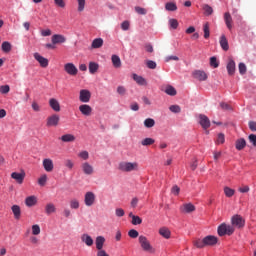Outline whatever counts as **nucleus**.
Segmentation results:
<instances>
[{"label":"nucleus","instance_id":"obj_22","mask_svg":"<svg viewBox=\"0 0 256 256\" xmlns=\"http://www.w3.org/2000/svg\"><path fill=\"white\" fill-rule=\"evenodd\" d=\"M26 207H35L37 205V197L36 196H28L25 199Z\"/></svg>","mask_w":256,"mask_h":256},{"label":"nucleus","instance_id":"obj_8","mask_svg":"<svg viewBox=\"0 0 256 256\" xmlns=\"http://www.w3.org/2000/svg\"><path fill=\"white\" fill-rule=\"evenodd\" d=\"M25 172L21 170V172H13L11 174V178L18 183V185H23V181H25Z\"/></svg>","mask_w":256,"mask_h":256},{"label":"nucleus","instance_id":"obj_42","mask_svg":"<svg viewBox=\"0 0 256 256\" xmlns=\"http://www.w3.org/2000/svg\"><path fill=\"white\" fill-rule=\"evenodd\" d=\"M240 75H245L247 73V66L245 63L241 62L238 66Z\"/></svg>","mask_w":256,"mask_h":256},{"label":"nucleus","instance_id":"obj_23","mask_svg":"<svg viewBox=\"0 0 256 256\" xmlns=\"http://www.w3.org/2000/svg\"><path fill=\"white\" fill-rule=\"evenodd\" d=\"M95 245H96L97 251L103 249V247L105 245V237H103V236L96 237Z\"/></svg>","mask_w":256,"mask_h":256},{"label":"nucleus","instance_id":"obj_17","mask_svg":"<svg viewBox=\"0 0 256 256\" xmlns=\"http://www.w3.org/2000/svg\"><path fill=\"white\" fill-rule=\"evenodd\" d=\"M42 165L47 173H51V171H53V160H51L50 158H45L42 162Z\"/></svg>","mask_w":256,"mask_h":256},{"label":"nucleus","instance_id":"obj_41","mask_svg":"<svg viewBox=\"0 0 256 256\" xmlns=\"http://www.w3.org/2000/svg\"><path fill=\"white\" fill-rule=\"evenodd\" d=\"M203 31H204V39H209V37L211 35L210 30H209V23L204 24Z\"/></svg>","mask_w":256,"mask_h":256},{"label":"nucleus","instance_id":"obj_28","mask_svg":"<svg viewBox=\"0 0 256 256\" xmlns=\"http://www.w3.org/2000/svg\"><path fill=\"white\" fill-rule=\"evenodd\" d=\"M220 46L223 51H229V41H227V37L225 35L220 37Z\"/></svg>","mask_w":256,"mask_h":256},{"label":"nucleus","instance_id":"obj_21","mask_svg":"<svg viewBox=\"0 0 256 256\" xmlns=\"http://www.w3.org/2000/svg\"><path fill=\"white\" fill-rule=\"evenodd\" d=\"M81 241L82 243H85L87 247H92L93 245V238L89 236V234H82Z\"/></svg>","mask_w":256,"mask_h":256},{"label":"nucleus","instance_id":"obj_47","mask_svg":"<svg viewBox=\"0 0 256 256\" xmlns=\"http://www.w3.org/2000/svg\"><path fill=\"white\" fill-rule=\"evenodd\" d=\"M146 67H148V69H157V63L153 60H147Z\"/></svg>","mask_w":256,"mask_h":256},{"label":"nucleus","instance_id":"obj_9","mask_svg":"<svg viewBox=\"0 0 256 256\" xmlns=\"http://www.w3.org/2000/svg\"><path fill=\"white\" fill-rule=\"evenodd\" d=\"M79 100L81 103H89L91 101V91L87 89L80 90Z\"/></svg>","mask_w":256,"mask_h":256},{"label":"nucleus","instance_id":"obj_51","mask_svg":"<svg viewBox=\"0 0 256 256\" xmlns=\"http://www.w3.org/2000/svg\"><path fill=\"white\" fill-rule=\"evenodd\" d=\"M79 13L85 11V0H77Z\"/></svg>","mask_w":256,"mask_h":256},{"label":"nucleus","instance_id":"obj_61","mask_svg":"<svg viewBox=\"0 0 256 256\" xmlns=\"http://www.w3.org/2000/svg\"><path fill=\"white\" fill-rule=\"evenodd\" d=\"M55 5L61 9L65 8V0H54Z\"/></svg>","mask_w":256,"mask_h":256},{"label":"nucleus","instance_id":"obj_48","mask_svg":"<svg viewBox=\"0 0 256 256\" xmlns=\"http://www.w3.org/2000/svg\"><path fill=\"white\" fill-rule=\"evenodd\" d=\"M210 66L214 67V69H217V67H219V62L217 61V57L213 56L210 58Z\"/></svg>","mask_w":256,"mask_h":256},{"label":"nucleus","instance_id":"obj_39","mask_svg":"<svg viewBox=\"0 0 256 256\" xmlns=\"http://www.w3.org/2000/svg\"><path fill=\"white\" fill-rule=\"evenodd\" d=\"M153 143H155V139H153V138H145L141 141V145H143V147L153 145Z\"/></svg>","mask_w":256,"mask_h":256},{"label":"nucleus","instance_id":"obj_49","mask_svg":"<svg viewBox=\"0 0 256 256\" xmlns=\"http://www.w3.org/2000/svg\"><path fill=\"white\" fill-rule=\"evenodd\" d=\"M169 110L171 111V113H181V106H179V105H171L169 107Z\"/></svg>","mask_w":256,"mask_h":256},{"label":"nucleus","instance_id":"obj_7","mask_svg":"<svg viewBox=\"0 0 256 256\" xmlns=\"http://www.w3.org/2000/svg\"><path fill=\"white\" fill-rule=\"evenodd\" d=\"M64 71H66V73L68 75H71L72 77H75V75H77V73H79L77 66H75V64H73V63H66L64 65Z\"/></svg>","mask_w":256,"mask_h":256},{"label":"nucleus","instance_id":"obj_54","mask_svg":"<svg viewBox=\"0 0 256 256\" xmlns=\"http://www.w3.org/2000/svg\"><path fill=\"white\" fill-rule=\"evenodd\" d=\"M169 25L172 29H177L179 27V22L177 21V19H170Z\"/></svg>","mask_w":256,"mask_h":256},{"label":"nucleus","instance_id":"obj_14","mask_svg":"<svg viewBox=\"0 0 256 256\" xmlns=\"http://www.w3.org/2000/svg\"><path fill=\"white\" fill-rule=\"evenodd\" d=\"M81 167L84 175H93L95 171L93 166L89 164V162L82 163Z\"/></svg>","mask_w":256,"mask_h":256},{"label":"nucleus","instance_id":"obj_16","mask_svg":"<svg viewBox=\"0 0 256 256\" xmlns=\"http://www.w3.org/2000/svg\"><path fill=\"white\" fill-rule=\"evenodd\" d=\"M224 23H225L227 29H229V31H231V29H233V17H231V13H229V12L224 13Z\"/></svg>","mask_w":256,"mask_h":256},{"label":"nucleus","instance_id":"obj_12","mask_svg":"<svg viewBox=\"0 0 256 256\" xmlns=\"http://www.w3.org/2000/svg\"><path fill=\"white\" fill-rule=\"evenodd\" d=\"M34 59L38 61L41 67L43 68L49 67V60L41 56V54H39L38 52L34 53Z\"/></svg>","mask_w":256,"mask_h":256},{"label":"nucleus","instance_id":"obj_29","mask_svg":"<svg viewBox=\"0 0 256 256\" xmlns=\"http://www.w3.org/2000/svg\"><path fill=\"white\" fill-rule=\"evenodd\" d=\"M88 69L91 75H95V73L99 71V64L96 62H89Z\"/></svg>","mask_w":256,"mask_h":256},{"label":"nucleus","instance_id":"obj_2","mask_svg":"<svg viewBox=\"0 0 256 256\" xmlns=\"http://www.w3.org/2000/svg\"><path fill=\"white\" fill-rule=\"evenodd\" d=\"M118 169L123 173H131L133 171H139V163L122 161L118 164Z\"/></svg>","mask_w":256,"mask_h":256},{"label":"nucleus","instance_id":"obj_26","mask_svg":"<svg viewBox=\"0 0 256 256\" xmlns=\"http://www.w3.org/2000/svg\"><path fill=\"white\" fill-rule=\"evenodd\" d=\"M181 211L182 213H193V211H195V205L192 203L184 204L181 207Z\"/></svg>","mask_w":256,"mask_h":256},{"label":"nucleus","instance_id":"obj_31","mask_svg":"<svg viewBox=\"0 0 256 256\" xmlns=\"http://www.w3.org/2000/svg\"><path fill=\"white\" fill-rule=\"evenodd\" d=\"M159 234L164 237V239H169L171 237V231L167 227H162L159 229Z\"/></svg>","mask_w":256,"mask_h":256},{"label":"nucleus","instance_id":"obj_50","mask_svg":"<svg viewBox=\"0 0 256 256\" xmlns=\"http://www.w3.org/2000/svg\"><path fill=\"white\" fill-rule=\"evenodd\" d=\"M216 143L218 145H223V143H225V134H223V133L218 134Z\"/></svg>","mask_w":256,"mask_h":256},{"label":"nucleus","instance_id":"obj_38","mask_svg":"<svg viewBox=\"0 0 256 256\" xmlns=\"http://www.w3.org/2000/svg\"><path fill=\"white\" fill-rule=\"evenodd\" d=\"M165 9L166 11H177V4L175 2H167Z\"/></svg>","mask_w":256,"mask_h":256},{"label":"nucleus","instance_id":"obj_57","mask_svg":"<svg viewBox=\"0 0 256 256\" xmlns=\"http://www.w3.org/2000/svg\"><path fill=\"white\" fill-rule=\"evenodd\" d=\"M78 157H81L84 161H87L89 159V152L87 151H82L78 154Z\"/></svg>","mask_w":256,"mask_h":256},{"label":"nucleus","instance_id":"obj_6","mask_svg":"<svg viewBox=\"0 0 256 256\" xmlns=\"http://www.w3.org/2000/svg\"><path fill=\"white\" fill-rule=\"evenodd\" d=\"M95 193L93 192H86L85 196H84V203L86 205V207H93V205H95Z\"/></svg>","mask_w":256,"mask_h":256},{"label":"nucleus","instance_id":"obj_10","mask_svg":"<svg viewBox=\"0 0 256 256\" xmlns=\"http://www.w3.org/2000/svg\"><path fill=\"white\" fill-rule=\"evenodd\" d=\"M232 225L238 229H241L242 227H245V219H243L241 215H234L232 217Z\"/></svg>","mask_w":256,"mask_h":256},{"label":"nucleus","instance_id":"obj_53","mask_svg":"<svg viewBox=\"0 0 256 256\" xmlns=\"http://www.w3.org/2000/svg\"><path fill=\"white\" fill-rule=\"evenodd\" d=\"M9 91H11V88L9 87V85H3L0 87V93H2V95H7Z\"/></svg>","mask_w":256,"mask_h":256},{"label":"nucleus","instance_id":"obj_56","mask_svg":"<svg viewBox=\"0 0 256 256\" xmlns=\"http://www.w3.org/2000/svg\"><path fill=\"white\" fill-rule=\"evenodd\" d=\"M70 207H71L72 209H79V200H77V199H72V200L70 201Z\"/></svg>","mask_w":256,"mask_h":256},{"label":"nucleus","instance_id":"obj_64","mask_svg":"<svg viewBox=\"0 0 256 256\" xmlns=\"http://www.w3.org/2000/svg\"><path fill=\"white\" fill-rule=\"evenodd\" d=\"M96 256H109V254L107 253V251L101 249L97 251Z\"/></svg>","mask_w":256,"mask_h":256},{"label":"nucleus","instance_id":"obj_59","mask_svg":"<svg viewBox=\"0 0 256 256\" xmlns=\"http://www.w3.org/2000/svg\"><path fill=\"white\" fill-rule=\"evenodd\" d=\"M115 215L116 217H123L125 215V210H123L122 208H117L115 210Z\"/></svg>","mask_w":256,"mask_h":256},{"label":"nucleus","instance_id":"obj_35","mask_svg":"<svg viewBox=\"0 0 256 256\" xmlns=\"http://www.w3.org/2000/svg\"><path fill=\"white\" fill-rule=\"evenodd\" d=\"M112 63L116 69H119L121 67V58L117 55H112Z\"/></svg>","mask_w":256,"mask_h":256},{"label":"nucleus","instance_id":"obj_36","mask_svg":"<svg viewBox=\"0 0 256 256\" xmlns=\"http://www.w3.org/2000/svg\"><path fill=\"white\" fill-rule=\"evenodd\" d=\"M144 126L147 129H151L152 127H155V120L153 118H147L144 120Z\"/></svg>","mask_w":256,"mask_h":256},{"label":"nucleus","instance_id":"obj_43","mask_svg":"<svg viewBox=\"0 0 256 256\" xmlns=\"http://www.w3.org/2000/svg\"><path fill=\"white\" fill-rule=\"evenodd\" d=\"M224 193L226 197H233V195H235V190L229 187H224Z\"/></svg>","mask_w":256,"mask_h":256},{"label":"nucleus","instance_id":"obj_40","mask_svg":"<svg viewBox=\"0 0 256 256\" xmlns=\"http://www.w3.org/2000/svg\"><path fill=\"white\" fill-rule=\"evenodd\" d=\"M2 51H3L4 53H9V52H11V43H9V42H7V41L3 42V43H2Z\"/></svg>","mask_w":256,"mask_h":256},{"label":"nucleus","instance_id":"obj_34","mask_svg":"<svg viewBox=\"0 0 256 256\" xmlns=\"http://www.w3.org/2000/svg\"><path fill=\"white\" fill-rule=\"evenodd\" d=\"M165 94L170 95V97H175V95H177V90L175 89V87L168 85L166 86Z\"/></svg>","mask_w":256,"mask_h":256},{"label":"nucleus","instance_id":"obj_18","mask_svg":"<svg viewBox=\"0 0 256 256\" xmlns=\"http://www.w3.org/2000/svg\"><path fill=\"white\" fill-rule=\"evenodd\" d=\"M51 41L53 45H58L59 43H65L67 41V38L61 34H54L51 38Z\"/></svg>","mask_w":256,"mask_h":256},{"label":"nucleus","instance_id":"obj_32","mask_svg":"<svg viewBox=\"0 0 256 256\" xmlns=\"http://www.w3.org/2000/svg\"><path fill=\"white\" fill-rule=\"evenodd\" d=\"M246 145H247V142L245 141L244 138H240L236 140V149L238 151H242V149H245Z\"/></svg>","mask_w":256,"mask_h":256},{"label":"nucleus","instance_id":"obj_19","mask_svg":"<svg viewBox=\"0 0 256 256\" xmlns=\"http://www.w3.org/2000/svg\"><path fill=\"white\" fill-rule=\"evenodd\" d=\"M132 78L137 83V85H141L142 87L147 86V80L143 78V76L132 74Z\"/></svg>","mask_w":256,"mask_h":256},{"label":"nucleus","instance_id":"obj_25","mask_svg":"<svg viewBox=\"0 0 256 256\" xmlns=\"http://www.w3.org/2000/svg\"><path fill=\"white\" fill-rule=\"evenodd\" d=\"M60 139L63 143H73L76 137L73 134H64L60 137Z\"/></svg>","mask_w":256,"mask_h":256},{"label":"nucleus","instance_id":"obj_62","mask_svg":"<svg viewBox=\"0 0 256 256\" xmlns=\"http://www.w3.org/2000/svg\"><path fill=\"white\" fill-rule=\"evenodd\" d=\"M117 93L119 94V95H125V93H127V89H125L123 86H118L117 87Z\"/></svg>","mask_w":256,"mask_h":256},{"label":"nucleus","instance_id":"obj_3","mask_svg":"<svg viewBox=\"0 0 256 256\" xmlns=\"http://www.w3.org/2000/svg\"><path fill=\"white\" fill-rule=\"evenodd\" d=\"M138 242L141 249H143L146 253H155V248H153L149 239H147L144 235L139 236Z\"/></svg>","mask_w":256,"mask_h":256},{"label":"nucleus","instance_id":"obj_63","mask_svg":"<svg viewBox=\"0 0 256 256\" xmlns=\"http://www.w3.org/2000/svg\"><path fill=\"white\" fill-rule=\"evenodd\" d=\"M249 141H250V143H252V145H254V147H256V135L255 134L249 135Z\"/></svg>","mask_w":256,"mask_h":256},{"label":"nucleus","instance_id":"obj_15","mask_svg":"<svg viewBox=\"0 0 256 256\" xmlns=\"http://www.w3.org/2000/svg\"><path fill=\"white\" fill-rule=\"evenodd\" d=\"M79 111L82 113V115L90 117L91 113H93V108H91L88 104H82L79 106Z\"/></svg>","mask_w":256,"mask_h":256},{"label":"nucleus","instance_id":"obj_13","mask_svg":"<svg viewBox=\"0 0 256 256\" xmlns=\"http://www.w3.org/2000/svg\"><path fill=\"white\" fill-rule=\"evenodd\" d=\"M192 77L198 81H207V73L203 70H195L192 72Z\"/></svg>","mask_w":256,"mask_h":256},{"label":"nucleus","instance_id":"obj_60","mask_svg":"<svg viewBox=\"0 0 256 256\" xmlns=\"http://www.w3.org/2000/svg\"><path fill=\"white\" fill-rule=\"evenodd\" d=\"M131 26V24H129V21H124L121 24V29L123 31H129V27Z\"/></svg>","mask_w":256,"mask_h":256},{"label":"nucleus","instance_id":"obj_33","mask_svg":"<svg viewBox=\"0 0 256 256\" xmlns=\"http://www.w3.org/2000/svg\"><path fill=\"white\" fill-rule=\"evenodd\" d=\"M228 75H235V61L229 60L227 64Z\"/></svg>","mask_w":256,"mask_h":256},{"label":"nucleus","instance_id":"obj_46","mask_svg":"<svg viewBox=\"0 0 256 256\" xmlns=\"http://www.w3.org/2000/svg\"><path fill=\"white\" fill-rule=\"evenodd\" d=\"M41 233V227H39L38 224H34L32 226V235H40Z\"/></svg>","mask_w":256,"mask_h":256},{"label":"nucleus","instance_id":"obj_58","mask_svg":"<svg viewBox=\"0 0 256 256\" xmlns=\"http://www.w3.org/2000/svg\"><path fill=\"white\" fill-rule=\"evenodd\" d=\"M220 107H221V109H223L224 111H231V109H233V108L231 107V105H229V104H227V103H225V102H221V103H220Z\"/></svg>","mask_w":256,"mask_h":256},{"label":"nucleus","instance_id":"obj_55","mask_svg":"<svg viewBox=\"0 0 256 256\" xmlns=\"http://www.w3.org/2000/svg\"><path fill=\"white\" fill-rule=\"evenodd\" d=\"M135 11H136V13H138V15H147V9H145V8L136 6Z\"/></svg>","mask_w":256,"mask_h":256},{"label":"nucleus","instance_id":"obj_4","mask_svg":"<svg viewBox=\"0 0 256 256\" xmlns=\"http://www.w3.org/2000/svg\"><path fill=\"white\" fill-rule=\"evenodd\" d=\"M218 235L219 237H224V235H233L235 233V229L231 225H227L225 223L218 226Z\"/></svg>","mask_w":256,"mask_h":256},{"label":"nucleus","instance_id":"obj_45","mask_svg":"<svg viewBox=\"0 0 256 256\" xmlns=\"http://www.w3.org/2000/svg\"><path fill=\"white\" fill-rule=\"evenodd\" d=\"M128 236L131 238V239H137V237H139V232L135 229H131L129 232H128Z\"/></svg>","mask_w":256,"mask_h":256},{"label":"nucleus","instance_id":"obj_5","mask_svg":"<svg viewBox=\"0 0 256 256\" xmlns=\"http://www.w3.org/2000/svg\"><path fill=\"white\" fill-rule=\"evenodd\" d=\"M59 121H61V118L58 114H53L47 118L46 126L47 127H57L59 125Z\"/></svg>","mask_w":256,"mask_h":256},{"label":"nucleus","instance_id":"obj_44","mask_svg":"<svg viewBox=\"0 0 256 256\" xmlns=\"http://www.w3.org/2000/svg\"><path fill=\"white\" fill-rule=\"evenodd\" d=\"M131 223L132 225H141L143 223V219L139 216H133Z\"/></svg>","mask_w":256,"mask_h":256},{"label":"nucleus","instance_id":"obj_24","mask_svg":"<svg viewBox=\"0 0 256 256\" xmlns=\"http://www.w3.org/2000/svg\"><path fill=\"white\" fill-rule=\"evenodd\" d=\"M11 211L15 219L17 220L21 219V207L19 205H13L11 207Z\"/></svg>","mask_w":256,"mask_h":256},{"label":"nucleus","instance_id":"obj_11","mask_svg":"<svg viewBox=\"0 0 256 256\" xmlns=\"http://www.w3.org/2000/svg\"><path fill=\"white\" fill-rule=\"evenodd\" d=\"M199 124L201 125L202 128L205 130L209 129L211 127V120H209V117H207L204 114L199 115Z\"/></svg>","mask_w":256,"mask_h":256},{"label":"nucleus","instance_id":"obj_1","mask_svg":"<svg viewBox=\"0 0 256 256\" xmlns=\"http://www.w3.org/2000/svg\"><path fill=\"white\" fill-rule=\"evenodd\" d=\"M219 239L217 236L208 235L204 237L202 240L197 239L194 241V246L197 247V249H203L204 247H213L214 245H217Z\"/></svg>","mask_w":256,"mask_h":256},{"label":"nucleus","instance_id":"obj_30","mask_svg":"<svg viewBox=\"0 0 256 256\" xmlns=\"http://www.w3.org/2000/svg\"><path fill=\"white\" fill-rule=\"evenodd\" d=\"M57 208L55 207V204L53 203H48L45 206V213L46 215H51L52 213H56Z\"/></svg>","mask_w":256,"mask_h":256},{"label":"nucleus","instance_id":"obj_52","mask_svg":"<svg viewBox=\"0 0 256 256\" xmlns=\"http://www.w3.org/2000/svg\"><path fill=\"white\" fill-rule=\"evenodd\" d=\"M45 183H47V175H42L38 179V185H40L41 187H45Z\"/></svg>","mask_w":256,"mask_h":256},{"label":"nucleus","instance_id":"obj_37","mask_svg":"<svg viewBox=\"0 0 256 256\" xmlns=\"http://www.w3.org/2000/svg\"><path fill=\"white\" fill-rule=\"evenodd\" d=\"M204 14L209 17V15H213V7L209 6V4H204L202 6Z\"/></svg>","mask_w":256,"mask_h":256},{"label":"nucleus","instance_id":"obj_20","mask_svg":"<svg viewBox=\"0 0 256 256\" xmlns=\"http://www.w3.org/2000/svg\"><path fill=\"white\" fill-rule=\"evenodd\" d=\"M49 106L51 107V109H53V111H56V113H59V111H61V105L59 104V101H57V99L55 98H51L49 100Z\"/></svg>","mask_w":256,"mask_h":256},{"label":"nucleus","instance_id":"obj_27","mask_svg":"<svg viewBox=\"0 0 256 256\" xmlns=\"http://www.w3.org/2000/svg\"><path fill=\"white\" fill-rule=\"evenodd\" d=\"M103 47V38H95L92 41L91 49H101Z\"/></svg>","mask_w":256,"mask_h":256}]
</instances>
